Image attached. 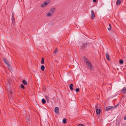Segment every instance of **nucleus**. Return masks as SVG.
I'll return each mask as SVG.
<instances>
[{
    "mask_svg": "<svg viewBox=\"0 0 126 126\" xmlns=\"http://www.w3.org/2000/svg\"><path fill=\"white\" fill-rule=\"evenodd\" d=\"M3 59L5 64L8 66V67L11 68V66L9 63L8 62L7 59L4 57H3Z\"/></svg>",
    "mask_w": 126,
    "mask_h": 126,
    "instance_id": "obj_1",
    "label": "nucleus"
},
{
    "mask_svg": "<svg viewBox=\"0 0 126 126\" xmlns=\"http://www.w3.org/2000/svg\"><path fill=\"white\" fill-rule=\"evenodd\" d=\"M86 65L88 66V68L91 70H93L92 65L91 63L89 61L86 63Z\"/></svg>",
    "mask_w": 126,
    "mask_h": 126,
    "instance_id": "obj_2",
    "label": "nucleus"
},
{
    "mask_svg": "<svg viewBox=\"0 0 126 126\" xmlns=\"http://www.w3.org/2000/svg\"><path fill=\"white\" fill-rule=\"evenodd\" d=\"M49 1L48 0L45 1L43 3H42L41 5V6L42 7H44L46 6L49 3Z\"/></svg>",
    "mask_w": 126,
    "mask_h": 126,
    "instance_id": "obj_3",
    "label": "nucleus"
},
{
    "mask_svg": "<svg viewBox=\"0 0 126 126\" xmlns=\"http://www.w3.org/2000/svg\"><path fill=\"white\" fill-rule=\"evenodd\" d=\"M90 45L89 43H87L86 42L84 44H83L82 45V48H85V47H87L88 45Z\"/></svg>",
    "mask_w": 126,
    "mask_h": 126,
    "instance_id": "obj_4",
    "label": "nucleus"
},
{
    "mask_svg": "<svg viewBox=\"0 0 126 126\" xmlns=\"http://www.w3.org/2000/svg\"><path fill=\"white\" fill-rule=\"evenodd\" d=\"M114 108V107L112 106H109L105 108V110L107 111L110 110Z\"/></svg>",
    "mask_w": 126,
    "mask_h": 126,
    "instance_id": "obj_5",
    "label": "nucleus"
},
{
    "mask_svg": "<svg viewBox=\"0 0 126 126\" xmlns=\"http://www.w3.org/2000/svg\"><path fill=\"white\" fill-rule=\"evenodd\" d=\"M55 8H53L50 9L48 11V12H50L51 13L53 14L55 10Z\"/></svg>",
    "mask_w": 126,
    "mask_h": 126,
    "instance_id": "obj_6",
    "label": "nucleus"
},
{
    "mask_svg": "<svg viewBox=\"0 0 126 126\" xmlns=\"http://www.w3.org/2000/svg\"><path fill=\"white\" fill-rule=\"evenodd\" d=\"M91 19H93L95 17V16L94 15V11L92 10H91Z\"/></svg>",
    "mask_w": 126,
    "mask_h": 126,
    "instance_id": "obj_7",
    "label": "nucleus"
},
{
    "mask_svg": "<svg viewBox=\"0 0 126 126\" xmlns=\"http://www.w3.org/2000/svg\"><path fill=\"white\" fill-rule=\"evenodd\" d=\"M95 109H96V114H99L101 112V110L100 109H97V107H95Z\"/></svg>",
    "mask_w": 126,
    "mask_h": 126,
    "instance_id": "obj_8",
    "label": "nucleus"
},
{
    "mask_svg": "<svg viewBox=\"0 0 126 126\" xmlns=\"http://www.w3.org/2000/svg\"><path fill=\"white\" fill-rule=\"evenodd\" d=\"M59 108L57 107H55L54 108V111L55 113L57 114L59 113Z\"/></svg>",
    "mask_w": 126,
    "mask_h": 126,
    "instance_id": "obj_9",
    "label": "nucleus"
},
{
    "mask_svg": "<svg viewBox=\"0 0 126 126\" xmlns=\"http://www.w3.org/2000/svg\"><path fill=\"white\" fill-rule=\"evenodd\" d=\"M122 93H125L126 92V87H125L121 91Z\"/></svg>",
    "mask_w": 126,
    "mask_h": 126,
    "instance_id": "obj_10",
    "label": "nucleus"
},
{
    "mask_svg": "<svg viewBox=\"0 0 126 126\" xmlns=\"http://www.w3.org/2000/svg\"><path fill=\"white\" fill-rule=\"evenodd\" d=\"M106 58L107 60L108 61H109L110 60V57H109V55L108 53H106Z\"/></svg>",
    "mask_w": 126,
    "mask_h": 126,
    "instance_id": "obj_11",
    "label": "nucleus"
},
{
    "mask_svg": "<svg viewBox=\"0 0 126 126\" xmlns=\"http://www.w3.org/2000/svg\"><path fill=\"white\" fill-rule=\"evenodd\" d=\"M22 83L25 85H27V82L25 80V79H24L22 80Z\"/></svg>",
    "mask_w": 126,
    "mask_h": 126,
    "instance_id": "obj_12",
    "label": "nucleus"
},
{
    "mask_svg": "<svg viewBox=\"0 0 126 126\" xmlns=\"http://www.w3.org/2000/svg\"><path fill=\"white\" fill-rule=\"evenodd\" d=\"M83 59L84 60V61L86 63L89 62L88 60V59L85 57L84 56L83 57Z\"/></svg>",
    "mask_w": 126,
    "mask_h": 126,
    "instance_id": "obj_13",
    "label": "nucleus"
},
{
    "mask_svg": "<svg viewBox=\"0 0 126 126\" xmlns=\"http://www.w3.org/2000/svg\"><path fill=\"white\" fill-rule=\"evenodd\" d=\"M121 3V1L120 0H117L116 3V4L117 5H120Z\"/></svg>",
    "mask_w": 126,
    "mask_h": 126,
    "instance_id": "obj_14",
    "label": "nucleus"
},
{
    "mask_svg": "<svg viewBox=\"0 0 126 126\" xmlns=\"http://www.w3.org/2000/svg\"><path fill=\"white\" fill-rule=\"evenodd\" d=\"M73 84H71L69 86V88L70 90H73Z\"/></svg>",
    "mask_w": 126,
    "mask_h": 126,
    "instance_id": "obj_15",
    "label": "nucleus"
},
{
    "mask_svg": "<svg viewBox=\"0 0 126 126\" xmlns=\"http://www.w3.org/2000/svg\"><path fill=\"white\" fill-rule=\"evenodd\" d=\"M26 120V123L27 124H30V122L29 118H27Z\"/></svg>",
    "mask_w": 126,
    "mask_h": 126,
    "instance_id": "obj_16",
    "label": "nucleus"
},
{
    "mask_svg": "<svg viewBox=\"0 0 126 126\" xmlns=\"http://www.w3.org/2000/svg\"><path fill=\"white\" fill-rule=\"evenodd\" d=\"M53 14L51 13L48 12V13L47 14V16H52Z\"/></svg>",
    "mask_w": 126,
    "mask_h": 126,
    "instance_id": "obj_17",
    "label": "nucleus"
},
{
    "mask_svg": "<svg viewBox=\"0 0 126 126\" xmlns=\"http://www.w3.org/2000/svg\"><path fill=\"white\" fill-rule=\"evenodd\" d=\"M12 24H13V25H15V19L14 17V18L12 19Z\"/></svg>",
    "mask_w": 126,
    "mask_h": 126,
    "instance_id": "obj_18",
    "label": "nucleus"
},
{
    "mask_svg": "<svg viewBox=\"0 0 126 126\" xmlns=\"http://www.w3.org/2000/svg\"><path fill=\"white\" fill-rule=\"evenodd\" d=\"M45 67L44 65H42L41 66V69L42 71H44V70Z\"/></svg>",
    "mask_w": 126,
    "mask_h": 126,
    "instance_id": "obj_19",
    "label": "nucleus"
},
{
    "mask_svg": "<svg viewBox=\"0 0 126 126\" xmlns=\"http://www.w3.org/2000/svg\"><path fill=\"white\" fill-rule=\"evenodd\" d=\"M63 122L64 124L66 123H67L66 119L65 118L63 119Z\"/></svg>",
    "mask_w": 126,
    "mask_h": 126,
    "instance_id": "obj_20",
    "label": "nucleus"
},
{
    "mask_svg": "<svg viewBox=\"0 0 126 126\" xmlns=\"http://www.w3.org/2000/svg\"><path fill=\"white\" fill-rule=\"evenodd\" d=\"M41 101L43 104H45L46 102V101L44 98H43Z\"/></svg>",
    "mask_w": 126,
    "mask_h": 126,
    "instance_id": "obj_21",
    "label": "nucleus"
},
{
    "mask_svg": "<svg viewBox=\"0 0 126 126\" xmlns=\"http://www.w3.org/2000/svg\"><path fill=\"white\" fill-rule=\"evenodd\" d=\"M45 97L46 100L47 101V102L48 103V102L49 99V97L48 96H45Z\"/></svg>",
    "mask_w": 126,
    "mask_h": 126,
    "instance_id": "obj_22",
    "label": "nucleus"
},
{
    "mask_svg": "<svg viewBox=\"0 0 126 126\" xmlns=\"http://www.w3.org/2000/svg\"><path fill=\"white\" fill-rule=\"evenodd\" d=\"M109 28H108V30L110 31L111 30V26L110 24L109 23Z\"/></svg>",
    "mask_w": 126,
    "mask_h": 126,
    "instance_id": "obj_23",
    "label": "nucleus"
},
{
    "mask_svg": "<svg viewBox=\"0 0 126 126\" xmlns=\"http://www.w3.org/2000/svg\"><path fill=\"white\" fill-rule=\"evenodd\" d=\"M44 63V59L43 57H42V60L41 62V63L42 64H43Z\"/></svg>",
    "mask_w": 126,
    "mask_h": 126,
    "instance_id": "obj_24",
    "label": "nucleus"
},
{
    "mask_svg": "<svg viewBox=\"0 0 126 126\" xmlns=\"http://www.w3.org/2000/svg\"><path fill=\"white\" fill-rule=\"evenodd\" d=\"M119 63L120 64H121L123 63V61L122 60H119Z\"/></svg>",
    "mask_w": 126,
    "mask_h": 126,
    "instance_id": "obj_25",
    "label": "nucleus"
},
{
    "mask_svg": "<svg viewBox=\"0 0 126 126\" xmlns=\"http://www.w3.org/2000/svg\"><path fill=\"white\" fill-rule=\"evenodd\" d=\"M58 52V50L57 49H56L53 51V53L54 54H56Z\"/></svg>",
    "mask_w": 126,
    "mask_h": 126,
    "instance_id": "obj_26",
    "label": "nucleus"
},
{
    "mask_svg": "<svg viewBox=\"0 0 126 126\" xmlns=\"http://www.w3.org/2000/svg\"><path fill=\"white\" fill-rule=\"evenodd\" d=\"M20 87L21 88L23 89H24L25 88L23 84H21Z\"/></svg>",
    "mask_w": 126,
    "mask_h": 126,
    "instance_id": "obj_27",
    "label": "nucleus"
},
{
    "mask_svg": "<svg viewBox=\"0 0 126 126\" xmlns=\"http://www.w3.org/2000/svg\"><path fill=\"white\" fill-rule=\"evenodd\" d=\"M76 92H78L79 91V88L76 89Z\"/></svg>",
    "mask_w": 126,
    "mask_h": 126,
    "instance_id": "obj_28",
    "label": "nucleus"
},
{
    "mask_svg": "<svg viewBox=\"0 0 126 126\" xmlns=\"http://www.w3.org/2000/svg\"><path fill=\"white\" fill-rule=\"evenodd\" d=\"M119 103H118L117 105H115L113 107H114V108H115V107H117L119 106Z\"/></svg>",
    "mask_w": 126,
    "mask_h": 126,
    "instance_id": "obj_29",
    "label": "nucleus"
},
{
    "mask_svg": "<svg viewBox=\"0 0 126 126\" xmlns=\"http://www.w3.org/2000/svg\"><path fill=\"white\" fill-rule=\"evenodd\" d=\"M14 12H13L12 13V19L14 18Z\"/></svg>",
    "mask_w": 126,
    "mask_h": 126,
    "instance_id": "obj_30",
    "label": "nucleus"
},
{
    "mask_svg": "<svg viewBox=\"0 0 126 126\" xmlns=\"http://www.w3.org/2000/svg\"><path fill=\"white\" fill-rule=\"evenodd\" d=\"M12 93H13L11 91H10V95H11L12 94Z\"/></svg>",
    "mask_w": 126,
    "mask_h": 126,
    "instance_id": "obj_31",
    "label": "nucleus"
},
{
    "mask_svg": "<svg viewBox=\"0 0 126 126\" xmlns=\"http://www.w3.org/2000/svg\"><path fill=\"white\" fill-rule=\"evenodd\" d=\"M93 1L94 2H96V0H93Z\"/></svg>",
    "mask_w": 126,
    "mask_h": 126,
    "instance_id": "obj_32",
    "label": "nucleus"
},
{
    "mask_svg": "<svg viewBox=\"0 0 126 126\" xmlns=\"http://www.w3.org/2000/svg\"><path fill=\"white\" fill-rule=\"evenodd\" d=\"M124 119L125 120H126V116H125V117H124Z\"/></svg>",
    "mask_w": 126,
    "mask_h": 126,
    "instance_id": "obj_33",
    "label": "nucleus"
},
{
    "mask_svg": "<svg viewBox=\"0 0 126 126\" xmlns=\"http://www.w3.org/2000/svg\"><path fill=\"white\" fill-rule=\"evenodd\" d=\"M27 118H28V117L27 116L26 117V119H27Z\"/></svg>",
    "mask_w": 126,
    "mask_h": 126,
    "instance_id": "obj_34",
    "label": "nucleus"
}]
</instances>
